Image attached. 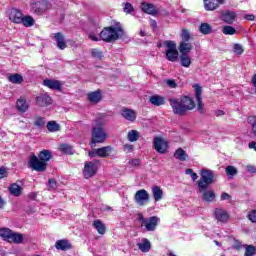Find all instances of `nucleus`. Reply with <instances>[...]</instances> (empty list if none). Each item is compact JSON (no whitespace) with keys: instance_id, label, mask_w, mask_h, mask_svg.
<instances>
[{"instance_id":"f257e3e1","label":"nucleus","mask_w":256,"mask_h":256,"mask_svg":"<svg viewBox=\"0 0 256 256\" xmlns=\"http://www.w3.org/2000/svg\"><path fill=\"white\" fill-rule=\"evenodd\" d=\"M216 181L217 178L215 177L213 170L202 169L200 171V179L197 182L198 191L201 193L202 199L205 203H213V201H215L217 194H215V190H211L209 187H211V185Z\"/></svg>"},{"instance_id":"f03ea898","label":"nucleus","mask_w":256,"mask_h":256,"mask_svg":"<svg viewBox=\"0 0 256 256\" xmlns=\"http://www.w3.org/2000/svg\"><path fill=\"white\" fill-rule=\"evenodd\" d=\"M169 103L174 115H179V117L187 115V111H193L195 108V101L189 96H182L179 99L171 98Z\"/></svg>"},{"instance_id":"7ed1b4c3","label":"nucleus","mask_w":256,"mask_h":256,"mask_svg":"<svg viewBox=\"0 0 256 256\" xmlns=\"http://www.w3.org/2000/svg\"><path fill=\"white\" fill-rule=\"evenodd\" d=\"M123 35V27H121L120 25H117L115 27L110 26L104 28L100 32V39H102V41H105L106 43H112V41H117V39H119V37H123Z\"/></svg>"},{"instance_id":"20e7f679","label":"nucleus","mask_w":256,"mask_h":256,"mask_svg":"<svg viewBox=\"0 0 256 256\" xmlns=\"http://www.w3.org/2000/svg\"><path fill=\"white\" fill-rule=\"evenodd\" d=\"M0 237L7 243H14L15 245H21L23 243V234L19 232H13L9 228H0Z\"/></svg>"},{"instance_id":"39448f33","label":"nucleus","mask_w":256,"mask_h":256,"mask_svg":"<svg viewBox=\"0 0 256 256\" xmlns=\"http://www.w3.org/2000/svg\"><path fill=\"white\" fill-rule=\"evenodd\" d=\"M137 215L141 227H145L146 231H155L157 229L160 221L159 217L152 216L149 218H145V216L141 212H139Z\"/></svg>"},{"instance_id":"423d86ee","label":"nucleus","mask_w":256,"mask_h":256,"mask_svg":"<svg viewBox=\"0 0 256 256\" xmlns=\"http://www.w3.org/2000/svg\"><path fill=\"white\" fill-rule=\"evenodd\" d=\"M107 141V132L101 126L92 128L91 145L95 147L97 143H105Z\"/></svg>"},{"instance_id":"0eeeda50","label":"nucleus","mask_w":256,"mask_h":256,"mask_svg":"<svg viewBox=\"0 0 256 256\" xmlns=\"http://www.w3.org/2000/svg\"><path fill=\"white\" fill-rule=\"evenodd\" d=\"M164 47H166V59L175 63L179 59V51H177V44L171 40H166L164 42Z\"/></svg>"},{"instance_id":"6e6552de","label":"nucleus","mask_w":256,"mask_h":256,"mask_svg":"<svg viewBox=\"0 0 256 256\" xmlns=\"http://www.w3.org/2000/svg\"><path fill=\"white\" fill-rule=\"evenodd\" d=\"M149 199H151V196L149 195V192L145 189H140L136 191L134 195V201L139 207H145L147 203H149Z\"/></svg>"},{"instance_id":"1a4fd4ad","label":"nucleus","mask_w":256,"mask_h":256,"mask_svg":"<svg viewBox=\"0 0 256 256\" xmlns=\"http://www.w3.org/2000/svg\"><path fill=\"white\" fill-rule=\"evenodd\" d=\"M97 166L96 162H86L83 169V175L86 179H91V177H95L97 175Z\"/></svg>"},{"instance_id":"9d476101","label":"nucleus","mask_w":256,"mask_h":256,"mask_svg":"<svg viewBox=\"0 0 256 256\" xmlns=\"http://www.w3.org/2000/svg\"><path fill=\"white\" fill-rule=\"evenodd\" d=\"M51 159H53V153H51L50 150H42L38 154V157L32 154L29 161H51Z\"/></svg>"},{"instance_id":"9b49d317","label":"nucleus","mask_w":256,"mask_h":256,"mask_svg":"<svg viewBox=\"0 0 256 256\" xmlns=\"http://www.w3.org/2000/svg\"><path fill=\"white\" fill-rule=\"evenodd\" d=\"M28 168L32 169V171L43 173L44 171H47V161H29Z\"/></svg>"},{"instance_id":"f8f14e48","label":"nucleus","mask_w":256,"mask_h":256,"mask_svg":"<svg viewBox=\"0 0 256 256\" xmlns=\"http://www.w3.org/2000/svg\"><path fill=\"white\" fill-rule=\"evenodd\" d=\"M36 104L38 107H49V105H53V98L47 93L40 94L36 97Z\"/></svg>"},{"instance_id":"ddd939ff","label":"nucleus","mask_w":256,"mask_h":256,"mask_svg":"<svg viewBox=\"0 0 256 256\" xmlns=\"http://www.w3.org/2000/svg\"><path fill=\"white\" fill-rule=\"evenodd\" d=\"M194 89H195V95H196V101L198 104V111L199 113H205V105L203 104V100L201 98V95L203 93V88L201 86H199V84H195L194 85Z\"/></svg>"},{"instance_id":"4468645a","label":"nucleus","mask_w":256,"mask_h":256,"mask_svg":"<svg viewBox=\"0 0 256 256\" xmlns=\"http://www.w3.org/2000/svg\"><path fill=\"white\" fill-rule=\"evenodd\" d=\"M214 217L219 223H227L229 221V212L227 210L216 208L214 211Z\"/></svg>"},{"instance_id":"2eb2a0df","label":"nucleus","mask_w":256,"mask_h":256,"mask_svg":"<svg viewBox=\"0 0 256 256\" xmlns=\"http://www.w3.org/2000/svg\"><path fill=\"white\" fill-rule=\"evenodd\" d=\"M154 149L158 153H167V149H169V144L163 138L156 137L154 139Z\"/></svg>"},{"instance_id":"dca6fc26","label":"nucleus","mask_w":256,"mask_h":256,"mask_svg":"<svg viewBox=\"0 0 256 256\" xmlns=\"http://www.w3.org/2000/svg\"><path fill=\"white\" fill-rule=\"evenodd\" d=\"M9 19L12 23H21L23 21V12L19 9L12 8L9 12Z\"/></svg>"},{"instance_id":"f3484780","label":"nucleus","mask_w":256,"mask_h":256,"mask_svg":"<svg viewBox=\"0 0 256 256\" xmlns=\"http://www.w3.org/2000/svg\"><path fill=\"white\" fill-rule=\"evenodd\" d=\"M54 39L56 41V47L61 51L67 49V42L65 41V36L61 32L54 33Z\"/></svg>"},{"instance_id":"a211bd4d","label":"nucleus","mask_w":256,"mask_h":256,"mask_svg":"<svg viewBox=\"0 0 256 256\" xmlns=\"http://www.w3.org/2000/svg\"><path fill=\"white\" fill-rule=\"evenodd\" d=\"M55 248L58 251H69L73 249V244L70 243L67 239H61L56 241Z\"/></svg>"},{"instance_id":"6ab92c4d","label":"nucleus","mask_w":256,"mask_h":256,"mask_svg":"<svg viewBox=\"0 0 256 256\" xmlns=\"http://www.w3.org/2000/svg\"><path fill=\"white\" fill-rule=\"evenodd\" d=\"M43 85L45 87H48V89H52L54 91H61L62 89V84L59 80L45 79L43 81Z\"/></svg>"},{"instance_id":"aec40b11","label":"nucleus","mask_w":256,"mask_h":256,"mask_svg":"<svg viewBox=\"0 0 256 256\" xmlns=\"http://www.w3.org/2000/svg\"><path fill=\"white\" fill-rule=\"evenodd\" d=\"M47 11V2H37L32 4V12L36 15H43Z\"/></svg>"},{"instance_id":"412c9836","label":"nucleus","mask_w":256,"mask_h":256,"mask_svg":"<svg viewBox=\"0 0 256 256\" xmlns=\"http://www.w3.org/2000/svg\"><path fill=\"white\" fill-rule=\"evenodd\" d=\"M121 115L126 119V121H130L131 123L137 119V112L129 108H123L121 110Z\"/></svg>"},{"instance_id":"4be33fe9","label":"nucleus","mask_w":256,"mask_h":256,"mask_svg":"<svg viewBox=\"0 0 256 256\" xmlns=\"http://www.w3.org/2000/svg\"><path fill=\"white\" fill-rule=\"evenodd\" d=\"M141 11L146 13L147 15H157V9H155V5L147 2H142L140 5Z\"/></svg>"},{"instance_id":"5701e85b","label":"nucleus","mask_w":256,"mask_h":256,"mask_svg":"<svg viewBox=\"0 0 256 256\" xmlns=\"http://www.w3.org/2000/svg\"><path fill=\"white\" fill-rule=\"evenodd\" d=\"M178 50L181 55H189L193 51V44L186 41H181L178 47Z\"/></svg>"},{"instance_id":"b1692460","label":"nucleus","mask_w":256,"mask_h":256,"mask_svg":"<svg viewBox=\"0 0 256 256\" xmlns=\"http://www.w3.org/2000/svg\"><path fill=\"white\" fill-rule=\"evenodd\" d=\"M221 4H223V0H204L206 11H215Z\"/></svg>"},{"instance_id":"393cba45","label":"nucleus","mask_w":256,"mask_h":256,"mask_svg":"<svg viewBox=\"0 0 256 256\" xmlns=\"http://www.w3.org/2000/svg\"><path fill=\"white\" fill-rule=\"evenodd\" d=\"M236 18L237 14L235 12L226 11L222 14V21H224V23H227L228 25H233Z\"/></svg>"},{"instance_id":"a878e982","label":"nucleus","mask_w":256,"mask_h":256,"mask_svg":"<svg viewBox=\"0 0 256 256\" xmlns=\"http://www.w3.org/2000/svg\"><path fill=\"white\" fill-rule=\"evenodd\" d=\"M16 108L20 113H27L29 110V104L25 98L20 97L16 102Z\"/></svg>"},{"instance_id":"bb28decb","label":"nucleus","mask_w":256,"mask_h":256,"mask_svg":"<svg viewBox=\"0 0 256 256\" xmlns=\"http://www.w3.org/2000/svg\"><path fill=\"white\" fill-rule=\"evenodd\" d=\"M149 101L152 105L156 107H161V105H165V97L159 95L150 96Z\"/></svg>"},{"instance_id":"cd10ccee","label":"nucleus","mask_w":256,"mask_h":256,"mask_svg":"<svg viewBox=\"0 0 256 256\" xmlns=\"http://www.w3.org/2000/svg\"><path fill=\"white\" fill-rule=\"evenodd\" d=\"M113 153V147L111 146H104L102 148L97 149V156L98 157H109Z\"/></svg>"},{"instance_id":"c85d7f7f","label":"nucleus","mask_w":256,"mask_h":256,"mask_svg":"<svg viewBox=\"0 0 256 256\" xmlns=\"http://www.w3.org/2000/svg\"><path fill=\"white\" fill-rule=\"evenodd\" d=\"M93 227L96 229V231L99 233V235H105L107 228L103 224V221L100 219H97L93 222Z\"/></svg>"},{"instance_id":"c756f323","label":"nucleus","mask_w":256,"mask_h":256,"mask_svg":"<svg viewBox=\"0 0 256 256\" xmlns=\"http://www.w3.org/2000/svg\"><path fill=\"white\" fill-rule=\"evenodd\" d=\"M8 190L14 197H20L23 187L19 186L17 183H13L8 187Z\"/></svg>"},{"instance_id":"7c9ffc66","label":"nucleus","mask_w":256,"mask_h":256,"mask_svg":"<svg viewBox=\"0 0 256 256\" xmlns=\"http://www.w3.org/2000/svg\"><path fill=\"white\" fill-rule=\"evenodd\" d=\"M8 81L14 85H21L23 83V76L19 73L8 75Z\"/></svg>"},{"instance_id":"2f4dec72","label":"nucleus","mask_w":256,"mask_h":256,"mask_svg":"<svg viewBox=\"0 0 256 256\" xmlns=\"http://www.w3.org/2000/svg\"><path fill=\"white\" fill-rule=\"evenodd\" d=\"M180 65L189 69L191 67V57L189 54H181L180 57Z\"/></svg>"},{"instance_id":"473e14b6","label":"nucleus","mask_w":256,"mask_h":256,"mask_svg":"<svg viewBox=\"0 0 256 256\" xmlns=\"http://www.w3.org/2000/svg\"><path fill=\"white\" fill-rule=\"evenodd\" d=\"M175 159H178L179 161H187L189 159V155L183 148H179L174 153Z\"/></svg>"},{"instance_id":"72a5a7b5","label":"nucleus","mask_w":256,"mask_h":256,"mask_svg":"<svg viewBox=\"0 0 256 256\" xmlns=\"http://www.w3.org/2000/svg\"><path fill=\"white\" fill-rule=\"evenodd\" d=\"M46 128L50 133H57V131H61V125H59L55 120L49 121L46 124Z\"/></svg>"},{"instance_id":"f704fd0d","label":"nucleus","mask_w":256,"mask_h":256,"mask_svg":"<svg viewBox=\"0 0 256 256\" xmlns=\"http://www.w3.org/2000/svg\"><path fill=\"white\" fill-rule=\"evenodd\" d=\"M152 193L155 201H161V199H163V190L161 187L153 186Z\"/></svg>"},{"instance_id":"c9c22d12","label":"nucleus","mask_w":256,"mask_h":256,"mask_svg":"<svg viewBox=\"0 0 256 256\" xmlns=\"http://www.w3.org/2000/svg\"><path fill=\"white\" fill-rule=\"evenodd\" d=\"M199 31L202 35H211V33H213V27L209 23H202L199 27Z\"/></svg>"},{"instance_id":"e433bc0d","label":"nucleus","mask_w":256,"mask_h":256,"mask_svg":"<svg viewBox=\"0 0 256 256\" xmlns=\"http://www.w3.org/2000/svg\"><path fill=\"white\" fill-rule=\"evenodd\" d=\"M88 101H90V103H99V101H101V92L94 91V92L89 93Z\"/></svg>"},{"instance_id":"4c0bfd02","label":"nucleus","mask_w":256,"mask_h":256,"mask_svg":"<svg viewBox=\"0 0 256 256\" xmlns=\"http://www.w3.org/2000/svg\"><path fill=\"white\" fill-rule=\"evenodd\" d=\"M140 137L139 131L137 130H130L127 134V139L130 141V143H135V141H138Z\"/></svg>"},{"instance_id":"58836bf2","label":"nucleus","mask_w":256,"mask_h":256,"mask_svg":"<svg viewBox=\"0 0 256 256\" xmlns=\"http://www.w3.org/2000/svg\"><path fill=\"white\" fill-rule=\"evenodd\" d=\"M60 151L62 153H65L66 155H73V153H75V150H73V146L69 144H61Z\"/></svg>"},{"instance_id":"ea45409f","label":"nucleus","mask_w":256,"mask_h":256,"mask_svg":"<svg viewBox=\"0 0 256 256\" xmlns=\"http://www.w3.org/2000/svg\"><path fill=\"white\" fill-rule=\"evenodd\" d=\"M138 247L142 253H147L151 249V242L145 239L143 243L138 244Z\"/></svg>"},{"instance_id":"a19ab883","label":"nucleus","mask_w":256,"mask_h":256,"mask_svg":"<svg viewBox=\"0 0 256 256\" xmlns=\"http://www.w3.org/2000/svg\"><path fill=\"white\" fill-rule=\"evenodd\" d=\"M21 23H23L24 27H33L35 25V19L31 16H26L22 18Z\"/></svg>"},{"instance_id":"79ce46f5","label":"nucleus","mask_w":256,"mask_h":256,"mask_svg":"<svg viewBox=\"0 0 256 256\" xmlns=\"http://www.w3.org/2000/svg\"><path fill=\"white\" fill-rule=\"evenodd\" d=\"M222 33L224 35H235L237 33V29L233 26H224L222 28Z\"/></svg>"},{"instance_id":"37998d69","label":"nucleus","mask_w":256,"mask_h":256,"mask_svg":"<svg viewBox=\"0 0 256 256\" xmlns=\"http://www.w3.org/2000/svg\"><path fill=\"white\" fill-rule=\"evenodd\" d=\"M248 123L252 128V135H254V137H256V116L248 117Z\"/></svg>"},{"instance_id":"c03bdc74","label":"nucleus","mask_w":256,"mask_h":256,"mask_svg":"<svg viewBox=\"0 0 256 256\" xmlns=\"http://www.w3.org/2000/svg\"><path fill=\"white\" fill-rule=\"evenodd\" d=\"M57 180L55 178H49L48 179V184H47V189L48 191H55L57 189Z\"/></svg>"},{"instance_id":"a18cd8bd","label":"nucleus","mask_w":256,"mask_h":256,"mask_svg":"<svg viewBox=\"0 0 256 256\" xmlns=\"http://www.w3.org/2000/svg\"><path fill=\"white\" fill-rule=\"evenodd\" d=\"M123 5H124L123 11L127 15H131V13H133V11H135V8L133 7V4H131L129 2H124Z\"/></svg>"},{"instance_id":"49530a36","label":"nucleus","mask_w":256,"mask_h":256,"mask_svg":"<svg viewBox=\"0 0 256 256\" xmlns=\"http://www.w3.org/2000/svg\"><path fill=\"white\" fill-rule=\"evenodd\" d=\"M91 52V56L94 58V59H103V51L97 49V48H93L90 50Z\"/></svg>"},{"instance_id":"de8ad7c7","label":"nucleus","mask_w":256,"mask_h":256,"mask_svg":"<svg viewBox=\"0 0 256 256\" xmlns=\"http://www.w3.org/2000/svg\"><path fill=\"white\" fill-rule=\"evenodd\" d=\"M34 125L35 127H38L39 129H43V127H45V118L38 116L36 117L35 121H34Z\"/></svg>"},{"instance_id":"09e8293b","label":"nucleus","mask_w":256,"mask_h":256,"mask_svg":"<svg viewBox=\"0 0 256 256\" xmlns=\"http://www.w3.org/2000/svg\"><path fill=\"white\" fill-rule=\"evenodd\" d=\"M256 254V247L253 245H246L244 256H253Z\"/></svg>"},{"instance_id":"8fccbe9b","label":"nucleus","mask_w":256,"mask_h":256,"mask_svg":"<svg viewBox=\"0 0 256 256\" xmlns=\"http://www.w3.org/2000/svg\"><path fill=\"white\" fill-rule=\"evenodd\" d=\"M191 32H189V30L183 28L182 32H181V39L182 41H186L189 42V40L191 39Z\"/></svg>"},{"instance_id":"3c124183","label":"nucleus","mask_w":256,"mask_h":256,"mask_svg":"<svg viewBox=\"0 0 256 256\" xmlns=\"http://www.w3.org/2000/svg\"><path fill=\"white\" fill-rule=\"evenodd\" d=\"M226 175H228L230 177L237 175V168H235L233 166H227L226 167Z\"/></svg>"},{"instance_id":"603ef678","label":"nucleus","mask_w":256,"mask_h":256,"mask_svg":"<svg viewBox=\"0 0 256 256\" xmlns=\"http://www.w3.org/2000/svg\"><path fill=\"white\" fill-rule=\"evenodd\" d=\"M233 49L236 55H243V46L241 44H234Z\"/></svg>"},{"instance_id":"864d4df0","label":"nucleus","mask_w":256,"mask_h":256,"mask_svg":"<svg viewBox=\"0 0 256 256\" xmlns=\"http://www.w3.org/2000/svg\"><path fill=\"white\" fill-rule=\"evenodd\" d=\"M241 247H243V244L241 243V241L235 239L232 245V249H234L235 251H241Z\"/></svg>"},{"instance_id":"5fc2aeb1","label":"nucleus","mask_w":256,"mask_h":256,"mask_svg":"<svg viewBox=\"0 0 256 256\" xmlns=\"http://www.w3.org/2000/svg\"><path fill=\"white\" fill-rule=\"evenodd\" d=\"M247 218L249 219V221H251V223H256V210H251L248 213Z\"/></svg>"},{"instance_id":"6e6d98bb","label":"nucleus","mask_w":256,"mask_h":256,"mask_svg":"<svg viewBox=\"0 0 256 256\" xmlns=\"http://www.w3.org/2000/svg\"><path fill=\"white\" fill-rule=\"evenodd\" d=\"M9 173L7 172V168L1 167L0 168V179H5L8 177Z\"/></svg>"},{"instance_id":"4d7b16f0","label":"nucleus","mask_w":256,"mask_h":256,"mask_svg":"<svg viewBox=\"0 0 256 256\" xmlns=\"http://www.w3.org/2000/svg\"><path fill=\"white\" fill-rule=\"evenodd\" d=\"M166 83L170 89H177V83L175 80H167Z\"/></svg>"},{"instance_id":"13d9d810","label":"nucleus","mask_w":256,"mask_h":256,"mask_svg":"<svg viewBox=\"0 0 256 256\" xmlns=\"http://www.w3.org/2000/svg\"><path fill=\"white\" fill-rule=\"evenodd\" d=\"M88 38L91 39V41H101V38H99V36L95 35L93 32L88 34Z\"/></svg>"},{"instance_id":"bf43d9fd","label":"nucleus","mask_w":256,"mask_h":256,"mask_svg":"<svg viewBox=\"0 0 256 256\" xmlns=\"http://www.w3.org/2000/svg\"><path fill=\"white\" fill-rule=\"evenodd\" d=\"M221 201H229L231 199V195L227 192H223L220 196Z\"/></svg>"},{"instance_id":"052dcab7","label":"nucleus","mask_w":256,"mask_h":256,"mask_svg":"<svg viewBox=\"0 0 256 256\" xmlns=\"http://www.w3.org/2000/svg\"><path fill=\"white\" fill-rule=\"evenodd\" d=\"M248 173H256V167L253 165L246 166Z\"/></svg>"},{"instance_id":"680f3d73","label":"nucleus","mask_w":256,"mask_h":256,"mask_svg":"<svg viewBox=\"0 0 256 256\" xmlns=\"http://www.w3.org/2000/svg\"><path fill=\"white\" fill-rule=\"evenodd\" d=\"M141 165L140 161H130L129 162V167H139Z\"/></svg>"},{"instance_id":"e2e57ef3","label":"nucleus","mask_w":256,"mask_h":256,"mask_svg":"<svg viewBox=\"0 0 256 256\" xmlns=\"http://www.w3.org/2000/svg\"><path fill=\"white\" fill-rule=\"evenodd\" d=\"M28 198H30L31 201H35L37 199V193L31 192L30 194H28Z\"/></svg>"},{"instance_id":"0e129e2a","label":"nucleus","mask_w":256,"mask_h":256,"mask_svg":"<svg viewBox=\"0 0 256 256\" xmlns=\"http://www.w3.org/2000/svg\"><path fill=\"white\" fill-rule=\"evenodd\" d=\"M245 19H247V21H255V15L253 14L245 15Z\"/></svg>"},{"instance_id":"69168bd1","label":"nucleus","mask_w":256,"mask_h":256,"mask_svg":"<svg viewBox=\"0 0 256 256\" xmlns=\"http://www.w3.org/2000/svg\"><path fill=\"white\" fill-rule=\"evenodd\" d=\"M89 157H98L97 149L88 152Z\"/></svg>"},{"instance_id":"338daca9","label":"nucleus","mask_w":256,"mask_h":256,"mask_svg":"<svg viewBox=\"0 0 256 256\" xmlns=\"http://www.w3.org/2000/svg\"><path fill=\"white\" fill-rule=\"evenodd\" d=\"M125 151H133V145L131 144H125L124 145Z\"/></svg>"},{"instance_id":"774afa93","label":"nucleus","mask_w":256,"mask_h":256,"mask_svg":"<svg viewBox=\"0 0 256 256\" xmlns=\"http://www.w3.org/2000/svg\"><path fill=\"white\" fill-rule=\"evenodd\" d=\"M190 177H191L192 181H197V179H199V176L195 172Z\"/></svg>"}]
</instances>
